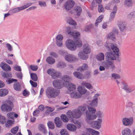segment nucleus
Returning a JSON list of instances; mask_svg holds the SVG:
<instances>
[{
	"label": "nucleus",
	"mask_w": 135,
	"mask_h": 135,
	"mask_svg": "<svg viewBox=\"0 0 135 135\" xmlns=\"http://www.w3.org/2000/svg\"><path fill=\"white\" fill-rule=\"evenodd\" d=\"M66 128L69 131L72 132L75 131L76 129V126L71 123L68 124L67 125Z\"/></svg>",
	"instance_id": "6ab92c4d"
},
{
	"label": "nucleus",
	"mask_w": 135,
	"mask_h": 135,
	"mask_svg": "<svg viewBox=\"0 0 135 135\" xmlns=\"http://www.w3.org/2000/svg\"><path fill=\"white\" fill-rule=\"evenodd\" d=\"M86 129L91 135H99L100 133L98 131L93 129L90 128H87Z\"/></svg>",
	"instance_id": "b1692460"
},
{
	"label": "nucleus",
	"mask_w": 135,
	"mask_h": 135,
	"mask_svg": "<svg viewBox=\"0 0 135 135\" xmlns=\"http://www.w3.org/2000/svg\"><path fill=\"white\" fill-rule=\"evenodd\" d=\"M78 56L82 60H85L88 57V55L85 54L83 51L79 52L78 54Z\"/></svg>",
	"instance_id": "a211bd4d"
},
{
	"label": "nucleus",
	"mask_w": 135,
	"mask_h": 135,
	"mask_svg": "<svg viewBox=\"0 0 135 135\" xmlns=\"http://www.w3.org/2000/svg\"><path fill=\"white\" fill-rule=\"evenodd\" d=\"M67 22L70 25L74 26H76V23L71 18L69 17L68 18Z\"/></svg>",
	"instance_id": "4c0bfd02"
},
{
	"label": "nucleus",
	"mask_w": 135,
	"mask_h": 135,
	"mask_svg": "<svg viewBox=\"0 0 135 135\" xmlns=\"http://www.w3.org/2000/svg\"><path fill=\"white\" fill-rule=\"evenodd\" d=\"M29 68L32 70L34 71H36L38 68V66L37 65H30L29 66Z\"/></svg>",
	"instance_id": "603ef678"
},
{
	"label": "nucleus",
	"mask_w": 135,
	"mask_h": 135,
	"mask_svg": "<svg viewBox=\"0 0 135 135\" xmlns=\"http://www.w3.org/2000/svg\"><path fill=\"white\" fill-rule=\"evenodd\" d=\"M75 42L76 47H80L82 46V43L81 41L80 40L77 41Z\"/></svg>",
	"instance_id": "6e6d98bb"
},
{
	"label": "nucleus",
	"mask_w": 135,
	"mask_h": 135,
	"mask_svg": "<svg viewBox=\"0 0 135 135\" xmlns=\"http://www.w3.org/2000/svg\"><path fill=\"white\" fill-rule=\"evenodd\" d=\"M112 77L114 79H119L120 78L119 75L117 74L114 73L112 74Z\"/></svg>",
	"instance_id": "338daca9"
},
{
	"label": "nucleus",
	"mask_w": 135,
	"mask_h": 135,
	"mask_svg": "<svg viewBox=\"0 0 135 135\" xmlns=\"http://www.w3.org/2000/svg\"><path fill=\"white\" fill-rule=\"evenodd\" d=\"M73 75L75 77L80 79H83L85 77L84 75L77 71L74 72L73 73Z\"/></svg>",
	"instance_id": "5701e85b"
},
{
	"label": "nucleus",
	"mask_w": 135,
	"mask_h": 135,
	"mask_svg": "<svg viewBox=\"0 0 135 135\" xmlns=\"http://www.w3.org/2000/svg\"><path fill=\"white\" fill-rule=\"evenodd\" d=\"M13 107L12 102L9 100H6L3 102L0 108L2 112H8L11 111Z\"/></svg>",
	"instance_id": "7ed1b4c3"
},
{
	"label": "nucleus",
	"mask_w": 135,
	"mask_h": 135,
	"mask_svg": "<svg viewBox=\"0 0 135 135\" xmlns=\"http://www.w3.org/2000/svg\"><path fill=\"white\" fill-rule=\"evenodd\" d=\"M30 76L32 79L34 81H36L37 80V77L36 74L34 73H31Z\"/></svg>",
	"instance_id": "a18cd8bd"
},
{
	"label": "nucleus",
	"mask_w": 135,
	"mask_h": 135,
	"mask_svg": "<svg viewBox=\"0 0 135 135\" xmlns=\"http://www.w3.org/2000/svg\"><path fill=\"white\" fill-rule=\"evenodd\" d=\"M82 51L87 55L89 54L90 52V49L89 45L87 44L84 45L83 47Z\"/></svg>",
	"instance_id": "4be33fe9"
},
{
	"label": "nucleus",
	"mask_w": 135,
	"mask_h": 135,
	"mask_svg": "<svg viewBox=\"0 0 135 135\" xmlns=\"http://www.w3.org/2000/svg\"><path fill=\"white\" fill-rule=\"evenodd\" d=\"M60 93V91L52 87L48 88L46 91V95L49 98H55L58 96Z\"/></svg>",
	"instance_id": "20e7f679"
},
{
	"label": "nucleus",
	"mask_w": 135,
	"mask_h": 135,
	"mask_svg": "<svg viewBox=\"0 0 135 135\" xmlns=\"http://www.w3.org/2000/svg\"><path fill=\"white\" fill-rule=\"evenodd\" d=\"M30 83L31 85L33 87H36L37 86V83L36 82H34L31 80L30 81Z\"/></svg>",
	"instance_id": "774afa93"
},
{
	"label": "nucleus",
	"mask_w": 135,
	"mask_h": 135,
	"mask_svg": "<svg viewBox=\"0 0 135 135\" xmlns=\"http://www.w3.org/2000/svg\"><path fill=\"white\" fill-rule=\"evenodd\" d=\"M6 121V118L0 114V123L4 124L5 123Z\"/></svg>",
	"instance_id": "79ce46f5"
},
{
	"label": "nucleus",
	"mask_w": 135,
	"mask_h": 135,
	"mask_svg": "<svg viewBox=\"0 0 135 135\" xmlns=\"http://www.w3.org/2000/svg\"><path fill=\"white\" fill-rule=\"evenodd\" d=\"M13 68L15 70L17 71H21V67L17 65H15L13 67Z\"/></svg>",
	"instance_id": "680f3d73"
},
{
	"label": "nucleus",
	"mask_w": 135,
	"mask_h": 135,
	"mask_svg": "<svg viewBox=\"0 0 135 135\" xmlns=\"http://www.w3.org/2000/svg\"><path fill=\"white\" fill-rule=\"evenodd\" d=\"M81 85L83 86H85L88 89H92L93 87L91 84L88 83H86L83 82L81 83Z\"/></svg>",
	"instance_id": "58836bf2"
},
{
	"label": "nucleus",
	"mask_w": 135,
	"mask_h": 135,
	"mask_svg": "<svg viewBox=\"0 0 135 135\" xmlns=\"http://www.w3.org/2000/svg\"><path fill=\"white\" fill-rule=\"evenodd\" d=\"M97 100H97L95 99H93L91 102L89 104V105L90 106H88L87 108H88V106L91 107H92L97 106L98 104V101ZM93 107L94 108V107Z\"/></svg>",
	"instance_id": "72a5a7b5"
},
{
	"label": "nucleus",
	"mask_w": 135,
	"mask_h": 135,
	"mask_svg": "<svg viewBox=\"0 0 135 135\" xmlns=\"http://www.w3.org/2000/svg\"><path fill=\"white\" fill-rule=\"evenodd\" d=\"M110 46L111 49L110 51L116 54L118 57L119 55V51L118 48L113 44H111Z\"/></svg>",
	"instance_id": "2eb2a0df"
},
{
	"label": "nucleus",
	"mask_w": 135,
	"mask_h": 135,
	"mask_svg": "<svg viewBox=\"0 0 135 135\" xmlns=\"http://www.w3.org/2000/svg\"><path fill=\"white\" fill-rule=\"evenodd\" d=\"M45 108L47 109V111L48 112H51L55 110L54 107H51L46 106L45 107Z\"/></svg>",
	"instance_id": "0e129e2a"
},
{
	"label": "nucleus",
	"mask_w": 135,
	"mask_h": 135,
	"mask_svg": "<svg viewBox=\"0 0 135 135\" xmlns=\"http://www.w3.org/2000/svg\"><path fill=\"white\" fill-rule=\"evenodd\" d=\"M61 135H69L68 132L65 129H61L60 131Z\"/></svg>",
	"instance_id": "8fccbe9b"
},
{
	"label": "nucleus",
	"mask_w": 135,
	"mask_h": 135,
	"mask_svg": "<svg viewBox=\"0 0 135 135\" xmlns=\"http://www.w3.org/2000/svg\"><path fill=\"white\" fill-rule=\"evenodd\" d=\"M56 45L59 47H61L62 45V41L59 40H55Z\"/></svg>",
	"instance_id": "69168bd1"
},
{
	"label": "nucleus",
	"mask_w": 135,
	"mask_h": 135,
	"mask_svg": "<svg viewBox=\"0 0 135 135\" xmlns=\"http://www.w3.org/2000/svg\"><path fill=\"white\" fill-rule=\"evenodd\" d=\"M103 17V15H102L97 18L95 24L96 26L97 27L98 24L102 21Z\"/></svg>",
	"instance_id": "f704fd0d"
},
{
	"label": "nucleus",
	"mask_w": 135,
	"mask_h": 135,
	"mask_svg": "<svg viewBox=\"0 0 135 135\" xmlns=\"http://www.w3.org/2000/svg\"><path fill=\"white\" fill-rule=\"evenodd\" d=\"M122 135H131L132 133L130 129L127 128L124 129L121 132Z\"/></svg>",
	"instance_id": "393cba45"
},
{
	"label": "nucleus",
	"mask_w": 135,
	"mask_h": 135,
	"mask_svg": "<svg viewBox=\"0 0 135 135\" xmlns=\"http://www.w3.org/2000/svg\"><path fill=\"white\" fill-rule=\"evenodd\" d=\"M112 4V3L111 2L110 3L106 5V6L105 7V8L108 10L110 9L111 8Z\"/></svg>",
	"instance_id": "052dcab7"
},
{
	"label": "nucleus",
	"mask_w": 135,
	"mask_h": 135,
	"mask_svg": "<svg viewBox=\"0 0 135 135\" xmlns=\"http://www.w3.org/2000/svg\"><path fill=\"white\" fill-rule=\"evenodd\" d=\"M88 68V65L86 64H84L81 67H80L77 69L78 71H81L86 70Z\"/></svg>",
	"instance_id": "e433bc0d"
},
{
	"label": "nucleus",
	"mask_w": 135,
	"mask_h": 135,
	"mask_svg": "<svg viewBox=\"0 0 135 135\" xmlns=\"http://www.w3.org/2000/svg\"><path fill=\"white\" fill-rule=\"evenodd\" d=\"M65 45L67 48L71 51H74L76 49L75 42L71 39H68L66 41Z\"/></svg>",
	"instance_id": "423d86ee"
},
{
	"label": "nucleus",
	"mask_w": 135,
	"mask_h": 135,
	"mask_svg": "<svg viewBox=\"0 0 135 135\" xmlns=\"http://www.w3.org/2000/svg\"><path fill=\"white\" fill-rule=\"evenodd\" d=\"M98 10L99 12H103L104 11L103 6L101 4L98 5Z\"/></svg>",
	"instance_id": "864d4df0"
},
{
	"label": "nucleus",
	"mask_w": 135,
	"mask_h": 135,
	"mask_svg": "<svg viewBox=\"0 0 135 135\" xmlns=\"http://www.w3.org/2000/svg\"><path fill=\"white\" fill-rule=\"evenodd\" d=\"M96 112L95 108L88 107V110L85 112V120L92 128L99 129L101 127V123L102 122V119L101 118L102 117L103 114L100 111H98L97 114L99 118L96 120H94L97 118V115L95 114Z\"/></svg>",
	"instance_id": "f257e3e1"
},
{
	"label": "nucleus",
	"mask_w": 135,
	"mask_h": 135,
	"mask_svg": "<svg viewBox=\"0 0 135 135\" xmlns=\"http://www.w3.org/2000/svg\"><path fill=\"white\" fill-rule=\"evenodd\" d=\"M65 59L70 62H73L78 60V59L76 56L72 54H68L65 56Z\"/></svg>",
	"instance_id": "6e6552de"
},
{
	"label": "nucleus",
	"mask_w": 135,
	"mask_h": 135,
	"mask_svg": "<svg viewBox=\"0 0 135 135\" xmlns=\"http://www.w3.org/2000/svg\"><path fill=\"white\" fill-rule=\"evenodd\" d=\"M66 32L69 35H72L73 32L72 31V29L71 28L69 27H67L66 29Z\"/></svg>",
	"instance_id": "5fc2aeb1"
},
{
	"label": "nucleus",
	"mask_w": 135,
	"mask_h": 135,
	"mask_svg": "<svg viewBox=\"0 0 135 135\" xmlns=\"http://www.w3.org/2000/svg\"><path fill=\"white\" fill-rule=\"evenodd\" d=\"M2 77L4 79L12 77V74L11 73H5L3 72L1 74Z\"/></svg>",
	"instance_id": "473e14b6"
},
{
	"label": "nucleus",
	"mask_w": 135,
	"mask_h": 135,
	"mask_svg": "<svg viewBox=\"0 0 135 135\" xmlns=\"http://www.w3.org/2000/svg\"><path fill=\"white\" fill-rule=\"evenodd\" d=\"M78 90L81 94H85L87 91L85 88L81 86H79L78 87Z\"/></svg>",
	"instance_id": "2f4dec72"
},
{
	"label": "nucleus",
	"mask_w": 135,
	"mask_h": 135,
	"mask_svg": "<svg viewBox=\"0 0 135 135\" xmlns=\"http://www.w3.org/2000/svg\"><path fill=\"white\" fill-rule=\"evenodd\" d=\"M52 84L53 86L57 89H61L65 86L61 80H55L53 81Z\"/></svg>",
	"instance_id": "0eeeda50"
},
{
	"label": "nucleus",
	"mask_w": 135,
	"mask_h": 135,
	"mask_svg": "<svg viewBox=\"0 0 135 135\" xmlns=\"http://www.w3.org/2000/svg\"><path fill=\"white\" fill-rule=\"evenodd\" d=\"M115 14L116 13H114L113 12H111L110 14L109 18V20L110 21H111L113 20L115 16Z\"/></svg>",
	"instance_id": "bf43d9fd"
},
{
	"label": "nucleus",
	"mask_w": 135,
	"mask_h": 135,
	"mask_svg": "<svg viewBox=\"0 0 135 135\" xmlns=\"http://www.w3.org/2000/svg\"><path fill=\"white\" fill-rule=\"evenodd\" d=\"M69 117L65 114H62L61 115V119L64 122H67L69 121Z\"/></svg>",
	"instance_id": "ea45409f"
},
{
	"label": "nucleus",
	"mask_w": 135,
	"mask_h": 135,
	"mask_svg": "<svg viewBox=\"0 0 135 135\" xmlns=\"http://www.w3.org/2000/svg\"><path fill=\"white\" fill-rule=\"evenodd\" d=\"M39 130L41 131H44L45 130V126L42 124H40L38 126Z\"/></svg>",
	"instance_id": "13d9d810"
},
{
	"label": "nucleus",
	"mask_w": 135,
	"mask_h": 135,
	"mask_svg": "<svg viewBox=\"0 0 135 135\" xmlns=\"http://www.w3.org/2000/svg\"><path fill=\"white\" fill-rule=\"evenodd\" d=\"M14 120H8L6 123L5 126L6 127L8 128L12 126V124L14 123Z\"/></svg>",
	"instance_id": "c9c22d12"
},
{
	"label": "nucleus",
	"mask_w": 135,
	"mask_h": 135,
	"mask_svg": "<svg viewBox=\"0 0 135 135\" xmlns=\"http://www.w3.org/2000/svg\"><path fill=\"white\" fill-rule=\"evenodd\" d=\"M14 88L15 90L18 91L21 90V85L18 83L14 85Z\"/></svg>",
	"instance_id": "a19ab883"
},
{
	"label": "nucleus",
	"mask_w": 135,
	"mask_h": 135,
	"mask_svg": "<svg viewBox=\"0 0 135 135\" xmlns=\"http://www.w3.org/2000/svg\"><path fill=\"white\" fill-rule=\"evenodd\" d=\"M8 90L6 89H0V97H3L6 96L8 93Z\"/></svg>",
	"instance_id": "c85d7f7f"
},
{
	"label": "nucleus",
	"mask_w": 135,
	"mask_h": 135,
	"mask_svg": "<svg viewBox=\"0 0 135 135\" xmlns=\"http://www.w3.org/2000/svg\"><path fill=\"white\" fill-rule=\"evenodd\" d=\"M122 122L125 126H130L133 123V119L132 117H124L122 119Z\"/></svg>",
	"instance_id": "1a4fd4ad"
},
{
	"label": "nucleus",
	"mask_w": 135,
	"mask_h": 135,
	"mask_svg": "<svg viewBox=\"0 0 135 135\" xmlns=\"http://www.w3.org/2000/svg\"><path fill=\"white\" fill-rule=\"evenodd\" d=\"M70 94L71 97L73 98L78 99L81 97V95L79 94L76 90L71 92Z\"/></svg>",
	"instance_id": "aec40b11"
},
{
	"label": "nucleus",
	"mask_w": 135,
	"mask_h": 135,
	"mask_svg": "<svg viewBox=\"0 0 135 135\" xmlns=\"http://www.w3.org/2000/svg\"><path fill=\"white\" fill-rule=\"evenodd\" d=\"M106 55V57L108 59V60H116V56H117L116 54L110 51L107 52Z\"/></svg>",
	"instance_id": "9b49d317"
},
{
	"label": "nucleus",
	"mask_w": 135,
	"mask_h": 135,
	"mask_svg": "<svg viewBox=\"0 0 135 135\" xmlns=\"http://www.w3.org/2000/svg\"><path fill=\"white\" fill-rule=\"evenodd\" d=\"M64 37L63 35L61 34H59L56 36L55 37V40H59L62 41Z\"/></svg>",
	"instance_id": "3c124183"
},
{
	"label": "nucleus",
	"mask_w": 135,
	"mask_h": 135,
	"mask_svg": "<svg viewBox=\"0 0 135 135\" xmlns=\"http://www.w3.org/2000/svg\"><path fill=\"white\" fill-rule=\"evenodd\" d=\"M95 57L97 60L99 61L104 60V55L102 52L98 54Z\"/></svg>",
	"instance_id": "cd10ccee"
},
{
	"label": "nucleus",
	"mask_w": 135,
	"mask_h": 135,
	"mask_svg": "<svg viewBox=\"0 0 135 135\" xmlns=\"http://www.w3.org/2000/svg\"><path fill=\"white\" fill-rule=\"evenodd\" d=\"M0 67L5 71H8L11 70L10 66L4 62H2L0 64Z\"/></svg>",
	"instance_id": "f8f14e48"
},
{
	"label": "nucleus",
	"mask_w": 135,
	"mask_h": 135,
	"mask_svg": "<svg viewBox=\"0 0 135 135\" xmlns=\"http://www.w3.org/2000/svg\"><path fill=\"white\" fill-rule=\"evenodd\" d=\"M46 61L49 64L52 65L54 64L55 62L54 59L51 56H48L46 59Z\"/></svg>",
	"instance_id": "bb28decb"
},
{
	"label": "nucleus",
	"mask_w": 135,
	"mask_h": 135,
	"mask_svg": "<svg viewBox=\"0 0 135 135\" xmlns=\"http://www.w3.org/2000/svg\"><path fill=\"white\" fill-rule=\"evenodd\" d=\"M18 129V126L12 128L11 130V132L13 134H15L17 133Z\"/></svg>",
	"instance_id": "49530a36"
},
{
	"label": "nucleus",
	"mask_w": 135,
	"mask_h": 135,
	"mask_svg": "<svg viewBox=\"0 0 135 135\" xmlns=\"http://www.w3.org/2000/svg\"><path fill=\"white\" fill-rule=\"evenodd\" d=\"M49 55L50 56L55 58H57L58 56V55L57 54L53 52H50L49 53Z\"/></svg>",
	"instance_id": "e2e57ef3"
},
{
	"label": "nucleus",
	"mask_w": 135,
	"mask_h": 135,
	"mask_svg": "<svg viewBox=\"0 0 135 135\" xmlns=\"http://www.w3.org/2000/svg\"><path fill=\"white\" fill-rule=\"evenodd\" d=\"M74 4L75 2L73 1L69 0L65 3L64 7L66 10H69L73 7Z\"/></svg>",
	"instance_id": "9d476101"
},
{
	"label": "nucleus",
	"mask_w": 135,
	"mask_h": 135,
	"mask_svg": "<svg viewBox=\"0 0 135 135\" xmlns=\"http://www.w3.org/2000/svg\"><path fill=\"white\" fill-rule=\"evenodd\" d=\"M54 122L56 126L58 128L61 127L62 125V122L60 120L59 117H56L54 119Z\"/></svg>",
	"instance_id": "412c9836"
},
{
	"label": "nucleus",
	"mask_w": 135,
	"mask_h": 135,
	"mask_svg": "<svg viewBox=\"0 0 135 135\" xmlns=\"http://www.w3.org/2000/svg\"><path fill=\"white\" fill-rule=\"evenodd\" d=\"M47 73L51 76L52 79H54L58 78L61 76V74L60 72L56 71L53 69H48L47 70Z\"/></svg>",
	"instance_id": "39448f33"
},
{
	"label": "nucleus",
	"mask_w": 135,
	"mask_h": 135,
	"mask_svg": "<svg viewBox=\"0 0 135 135\" xmlns=\"http://www.w3.org/2000/svg\"><path fill=\"white\" fill-rule=\"evenodd\" d=\"M47 125L49 128L53 129L55 128V125L54 123L51 121H49L47 123Z\"/></svg>",
	"instance_id": "37998d69"
},
{
	"label": "nucleus",
	"mask_w": 135,
	"mask_h": 135,
	"mask_svg": "<svg viewBox=\"0 0 135 135\" xmlns=\"http://www.w3.org/2000/svg\"><path fill=\"white\" fill-rule=\"evenodd\" d=\"M80 35V34L79 32L75 31L73 32L71 36H73L74 38H76L79 37Z\"/></svg>",
	"instance_id": "c03bdc74"
},
{
	"label": "nucleus",
	"mask_w": 135,
	"mask_h": 135,
	"mask_svg": "<svg viewBox=\"0 0 135 135\" xmlns=\"http://www.w3.org/2000/svg\"><path fill=\"white\" fill-rule=\"evenodd\" d=\"M56 66L60 69H62L66 67V65L64 62L62 61H59L56 65Z\"/></svg>",
	"instance_id": "7c9ffc66"
},
{
	"label": "nucleus",
	"mask_w": 135,
	"mask_h": 135,
	"mask_svg": "<svg viewBox=\"0 0 135 135\" xmlns=\"http://www.w3.org/2000/svg\"><path fill=\"white\" fill-rule=\"evenodd\" d=\"M31 3H30L27 4H26L20 7L15 8L12 10V11L14 13L18 12L20 10H22L27 8L30 6H31Z\"/></svg>",
	"instance_id": "4468645a"
},
{
	"label": "nucleus",
	"mask_w": 135,
	"mask_h": 135,
	"mask_svg": "<svg viewBox=\"0 0 135 135\" xmlns=\"http://www.w3.org/2000/svg\"><path fill=\"white\" fill-rule=\"evenodd\" d=\"M118 25L121 31H124L126 28V25L125 22H118Z\"/></svg>",
	"instance_id": "f3484780"
},
{
	"label": "nucleus",
	"mask_w": 135,
	"mask_h": 135,
	"mask_svg": "<svg viewBox=\"0 0 135 135\" xmlns=\"http://www.w3.org/2000/svg\"><path fill=\"white\" fill-rule=\"evenodd\" d=\"M107 37L108 38L112 40H115V36L112 33H110L109 34L107 35Z\"/></svg>",
	"instance_id": "09e8293b"
},
{
	"label": "nucleus",
	"mask_w": 135,
	"mask_h": 135,
	"mask_svg": "<svg viewBox=\"0 0 135 135\" xmlns=\"http://www.w3.org/2000/svg\"><path fill=\"white\" fill-rule=\"evenodd\" d=\"M74 11L76 13V15L78 16H79L81 13L82 9L79 6H76L74 7Z\"/></svg>",
	"instance_id": "c756f323"
},
{
	"label": "nucleus",
	"mask_w": 135,
	"mask_h": 135,
	"mask_svg": "<svg viewBox=\"0 0 135 135\" xmlns=\"http://www.w3.org/2000/svg\"><path fill=\"white\" fill-rule=\"evenodd\" d=\"M113 62L112 61H109V60H106V62L104 61L103 62V65L105 66V69H107L110 68Z\"/></svg>",
	"instance_id": "a878e982"
},
{
	"label": "nucleus",
	"mask_w": 135,
	"mask_h": 135,
	"mask_svg": "<svg viewBox=\"0 0 135 135\" xmlns=\"http://www.w3.org/2000/svg\"><path fill=\"white\" fill-rule=\"evenodd\" d=\"M72 79L71 78L70 76L68 75H65L63 76L61 78V79L62 81L64 83V84L65 85H66L68 83L70 82L68 81Z\"/></svg>",
	"instance_id": "ddd939ff"
},
{
	"label": "nucleus",
	"mask_w": 135,
	"mask_h": 135,
	"mask_svg": "<svg viewBox=\"0 0 135 135\" xmlns=\"http://www.w3.org/2000/svg\"><path fill=\"white\" fill-rule=\"evenodd\" d=\"M132 2L131 0H125L124 2V5L127 6L129 7L132 5Z\"/></svg>",
	"instance_id": "de8ad7c7"
},
{
	"label": "nucleus",
	"mask_w": 135,
	"mask_h": 135,
	"mask_svg": "<svg viewBox=\"0 0 135 135\" xmlns=\"http://www.w3.org/2000/svg\"><path fill=\"white\" fill-rule=\"evenodd\" d=\"M13 114H14V112L9 113L7 114V117L8 118L12 119L13 118Z\"/></svg>",
	"instance_id": "4d7b16f0"
},
{
	"label": "nucleus",
	"mask_w": 135,
	"mask_h": 135,
	"mask_svg": "<svg viewBox=\"0 0 135 135\" xmlns=\"http://www.w3.org/2000/svg\"><path fill=\"white\" fill-rule=\"evenodd\" d=\"M87 110L86 106H80L77 109H75L72 111L70 110L68 111L66 114L70 120V122L75 123V122L74 118L78 119L80 118L82 115V112H86Z\"/></svg>",
	"instance_id": "f03ea898"
},
{
	"label": "nucleus",
	"mask_w": 135,
	"mask_h": 135,
	"mask_svg": "<svg viewBox=\"0 0 135 135\" xmlns=\"http://www.w3.org/2000/svg\"><path fill=\"white\" fill-rule=\"evenodd\" d=\"M65 86L66 87L68 90L71 92L74 91L76 89V86L70 83H68V84L65 85Z\"/></svg>",
	"instance_id": "dca6fc26"
}]
</instances>
